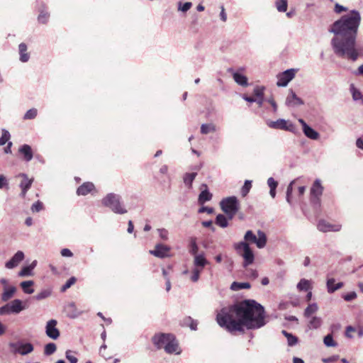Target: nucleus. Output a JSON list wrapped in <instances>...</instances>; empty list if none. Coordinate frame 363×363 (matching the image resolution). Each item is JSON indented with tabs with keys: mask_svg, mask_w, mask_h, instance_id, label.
I'll return each instance as SVG.
<instances>
[{
	"mask_svg": "<svg viewBox=\"0 0 363 363\" xmlns=\"http://www.w3.org/2000/svg\"><path fill=\"white\" fill-rule=\"evenodd\" d=\"M360 22L359 12L352 10L330 26L328 31L334 34L331 45L338 57H347L353 62L357 60L359 53L355 48V44Z\"/></svg>",
	"mask_w": 363,
	"mask_h": 363,
	"instance_id": "f03ea898",
	"label": "nucleus"
},
{
	"mask_svg": "<svg viewBox=\"0 0 363 363\" xmlns=\"http://www.w3.org/2000/svg\"><path fill=\"white\" fill-rule=\"evenodd\" d=\"M286 104L288 106H297L303 104V101L297 96L296 93L292 90H289V93L286 99Z\"/></svg>",
	"mask_w": 363,
	"mask_h": 363,
	"instance_id": "f3484780",
	"label": "nucleus"
},
{
	"mask_svg": "<svg viewBox=\"0 0 363 363\" xmlns=\"http://www.w3.org/2000/svg\"><path fill=\"white\" fill-rule=\"evenodd\" d=\"M38 115V110L35 108H30L26 111L23 116L24 120H31L35 118Z\"/></svg>",
	"mask_w": 363,
	"mask_h": 363,
	"instance_id": "79ce46f5",
	"label": "nucleus"
},
{
	"mask_svg": "<svg viewBox=\"0 0 363 363\" xmlns=\"http://www.w3.org/2000/svg\"><path fill=\"white\" fill-rule=\"evenodd\" d=\"M299 291H308L310 289V281L306 279H301L297 284Z\"/></svg>",
	"mask_w": 363,
	"mask_h": 363,
	"instance_id": "4c0bfd02",
	"label": "nucleus"
},
{
	"mask_svg": "<svg viewBox=\"0 0 363 363\" xmlns=\"http://www.w3.org/2000/svg\"><path fill=\"white\" fill-rule=\"evenodd\" d=\"M13 313L11 311V308L9 303H6V305L0 307V315H9Z\"/></svg>",
	"mask_w": 363,
	"mask_h": 363,
	"instance_id": "13d9d810",
	"label": "nucleus"
},
{
	"mask_svg": "<svg viewBox=\"0 0 363 363\" xmlns=\"http://www.w3.org/2000/svg\"><path fill=\"white\" fill-rule=\"evenodd\" d=\"M49 16L50 15L48 12L42 11L38 15V20L40 23L45 24L48 22Z\"/></svg>",
	"mask_w": 363,
	"mask_h": 363,
	"instance_id": "09e8293b",
	"label": "nucleus"
},
{
	"mask_svg": "<svg viewBox=\"0 0 363 363\" xmlns=\"http://www.w3.org/2000/svg\"><path fill=\"white\" fill-rule=\"evenodd\" d=\"M11 311L13 313L18 314L22 311L25 307L23 306V302L20 299H14L9 303Z\"/></svg>",
	"mask_w": 363,
	"mask_h": 363,
	"instance_id": "b1692460",
	"label": "nucleus"
},
{
	"mask_svg": "<svg viewBox=\"0 0 363 363\" xmlns=\"http://www.w3.org/2000/svg\"><path fill=\"white\" fill-rule=\"evenodd\" d=\"M350 91H351L352 95V99L354 101L359 100L363 96V95L362 94L360 91L358 90L357 89H356L353 84L350 85Z\"/></svg>",
	"mask_w": 363,
	"mask_h": 363,
	"instance_id": "37998d69",
	"label": "nucleus"
},
{
	"mask_svg": "<svg viewBox=\"0 0 363 363\" xmlns=\"http://www.w3.org/2000/svg\"><path fill=\"white\" fill-rule=\"evenodd\" d=\"M233 79L235 82L240 86H247L248 85L247 77L239 72H235L233 74Z\"/></svg>",
	"mask_w": 363,
	"mask_h": 363,
	"instance_id": "cd10ccee",
	"label": "nucleus"
},
{
	"mask_svg": "<svg viewBox=\"0 0 363 363\" xmlns=\"http://www.w3.org/2000/svg\"><path fill=\"white\" fill-rule=\"evenodd\" d=\"M296 69H289L281 72L277 76L278 81L277 85L278 86L284 87L295 77Z\"/></svg>",
	"mask_w": 363,
	"mask_h": 363,
	"instance_id": "1a4fd4ad",
	"label": "nucleus"
},
{
	"mask_svg": "<svg viewBox=\"0 0 363 363\" xmlns=\"http://www.w3.org/2000/svg\"><path fill=\"white\" fill-rule=\"evenodd\" d=\"M322 324V320L319 317L314 316L309 322V328L313 329L318 328Z\"/></svg>",
	"mask_w": 363,
	"mask_h": 363,
	"instance_id": "ea45409f",
	"label": "nucleus"
},
{
	"mask_svg": "<svg viewBox=\"0 0 363 363\" xmlns=\"http://www.w3.org/2000/svg\"><path fill=\"white\" fill-rule=\"evenodd\" d=\"M178 349V342H177L175 337L172 335V339L168 342V344L165 345L164 350L168 354H172L176 352L177 354H179L181 351L177 352Z\"/></svg>",
	"mask_w": 363,
	"mask_h": 363,
	"instance_id": "5701e85b",
	"label": "nucleus"
},
{
	"mask_svg": "<svg viewBox=\"0 0 363 363\" xmlns=\"http://www.w3.org/2000/svg\"><path fill=\"white\" fill-rule=\"evenodd\" d=\"M267 238L266 234L259 230L257 235L251 230H247L244 235V240L240 242H247L250 246V244H255L259 249L264 248L267 244Z\"/></svg>",
	"mask_w": 363,
	"mask_h": 363,
	"instance_id": "39448f33",
	"label": "nucleus"
},
{
	"mask_svg": "<svg viewBox=\"0 0 363 363\" xmlns=\"http://www.w3.org/2000/svg\"><path fill=\"white\" fill-rule=\"evenodd\" d=\"M101 203L104 206L108 208L112 212L116 214L123 215L128 212L119 194L115 193L107 194L102 199Z\"/></svg>",
	"mask_w": 363,
	"mask_h": 363,
	"instance_id": "7ed1b4c3",
	"label": "nucleus"
},
{
	"mask_svg": "<svg viewBox=\"0 0 363 363\" xmlns=\"http://www.w3.org/2000/svg\"><path fill=\"white\" fill-rule=\"evenodd\" d=\"M200 189L201 193L199 195L198 203L200 205H203L204 203L212 199L213 194L209 191L208 186L206 184H202Z\"/></svg>",
	"mask_w": 363,
	"mask_h": 363,
	"instance_id": "dca6fc26",
	"label": "nucleus"
},
{
	"mask_svg": "<svg viewBox=\"0 0 363 363\" xmlns=\"http://www.w3.org/2000/svg\"><path fill=\"white\" fill-rule=\"evenodd\" d=\"M9 183L8 181L3 174H0V189H3L6 186L8 187Z\"/></svg>",
	"mask_w": 363,
	"mask_h": 363,
	"instance_id": "774afa93",
	"label": "nucleus"
},
{
	"mask_svg": "<svg viewBox=\"0 0 363 363\" xmlns=\"http://www.w3.org/2000/svg\"><path fill=\"white\" fill-rule=\"evenodd\" d=\"M172 334L169 333H159L155 334L152 339V341L155 346L157 349L165 348V345L168 344V342L172 339Z\"/></svg>",
	"mask_w": 363,
	"mask_h": 363,
	"instance_id": "9d476101",
	"label": "nucleus"
},
{
	"mask_svg": "<svg viewBox=\"0 0 363 363\" xmlns=\"http://www.w3.org/2000/svg\"><path fill=\"white\" fill-rule=\"evenodd\" d=\"M216 224L221 228H226L228 225V218L223 214H218L216 218Z\"/></svg>",
	"mask_w": 363,
	"mask_h": 363,
	"instance_id": "f704fd0d",
	"label": "nucleus"
},
{
	"mask_svg": "<svg viewBox=\"0 0 363 363\" xmlns=\"http://www.w3.org/2000/svg\"><path fill=\"white\" fill-rule=\"evenodd\" d=\"M18 152L23 155L25 161L29 162L33 159V153L29 145L24 144L21 145L18 149Z\"/></svg>",
	"mask_w": 363,
	"mask_h": 363,
	"instance_id": "aec40b11",
	"label": "nucleus"
},
{
	"mask_svg": "<svg viewBox=\"0 0 363 363\" xmlns=\"http://www.w3.org/2000/svg\"><path fill=\"white\" fill-rule=\"evenodd\" d=\"M66 311H67L68 313V315L69 317L72 318H77V316H79L80 315V312H79L77 310V308H76V306L74 304V303H69L67 306H66Z\"/></svg>",
	"mask_w": 363,
	"mask_h": 363,
	"instance_id": "c85d7f7f",
	"label": "nucleus"
},
{
	"mask_svg": "<svg viewBox=\"0 0 363 363\" xmlns=\"http://www.w3.org/2000/svg\"><path fill=\"white\" fill-rule=\"evenodd\" d=\"M16 291L15 286L4 287V292L1 294V300L3 301H7L11 298Z\"/></svg>",
	"mask_w": 363,
	"mask_h": 363,
	"instance_id": "a878e982",
	"label": "nucleus"
},
{
	"mask_svg": "<svg viewBox=\"0 0 363 363\" xmlns=\"http://www.w3.org/2000/svg\"><path fill=\"white\" fill-rule=\"evenodd\" d=\"M323 191V186L321 184V181L319 179H316L311 188V196H313L314 199H317V196H320Z\"/></svg>",
	"mask_w": 363,
	"mask_h": 363,
	"instance_id": "6ab92c4d",
	"label": "nucleus"
},
{
	"mask_svg": "<svg viewBox=\"0 0 363 363\" xmlns=\"http://www.w3.org/2000/svg\"><path fill=\"white\" fill-rule=\"evenodd\" d=\"M19 60L21 62H27L30 60V55L28 52V46L26 43H21L18 45Z\"/></svg>",
	"mask_w": 363,
	"mask_h": 363,
	"instance_id": "a211bd4d",
	"label": "nucleus"
},
{
	"mask_svg": "<svg viewBox=\"0 0 363 363\" xmlns=\"http://www.w3.org/2000/svg\"><path fill=\"white\" fill-rule=\"evenodd\" d=\"M171 248L162 243H158L155 245V249L150 250V253L158 258H165L169 257V252Z\"/></svg>",
	"mask_w": 363,
	"mask_h": 363,
	"instance_id": "f8f14e48",
	"label": "nucleus"
},
{
	"mask_svg": "<svg viewBox=\"0 0 363 363\" xmlns=\"http://www.w3.org/2000/svg\"><path fill=\"white\" fill-rule=\"evenodd\" d=\"M76 281H77V279H76V278L74 277H70L66 281V283L62 286L61 291H65L67 289L70 288L76 282Z\"/></svg>",
	"mask_w": 363,
	"mask_h": 363,
	"instance_id": "3c124183",
	"label": "nucleus"
},
{
	"mask_svg": "<svg viewBox=\"0 0 363 363\" xmlns=\"http://www.w3.org/2000/svg\"><path fill=\"white\" fill-rule=\"evenodd\" d=\"M235 250L243 258L242 266L246 268L255 261V255L247 242H238L234 245Z\"/></svg>",
	"mask_w": 363,
	"mask_h": 363,
	"instance_id": "423d86ee",
	"label": "nucleus"
},
{
	"mask_svg": "<svg viewBox=\"0 0 363 363\" xmlns=\"http://www.w3.org/2000/svg\"><path fill=\"white\" fill-rule=\"evenodd\" d=\"M65 356H66L67 359L70 363H77L78 359L76 357H74V355L72 354V351L67 350L66 352Z\"/></svg>",
	"mask_w": 363,
	"mask_h": 363,
	"instance_id": "052dcab7",
	"label": "nucleus"
},
{
	"mask_svg": "<svg viewBox=\"0 0 363 363\" xmlns=\"http://www.w3.org/2000/svg\"><path fill=\"white\" fill-rule=\"evenodd\" d=\"M50 294V289H43L35 296V298L38 301L43 300L49 297Z\"/></svg>",
	"mask_w": 363,
	"mask_h": 363,
	"instance_id": "49530a36",
	"label": "nucleus"
},
{
	"mask_svg": "<svg viewBox=\"0 0 363 363\" xmlns=\"http://www.w3.org/2000/svg\"><path fill=\"white\" fill-rule=\"evenodd\" d=\"M317 228L323 233L338 232L341 230L342 225L340 224H331L324 220H320L318 223Z\"/></svg>",
	"mask_w": 363,
	"mask_h": 363,
	"instance_id": "ddd939ff",
	"label": "nucleus"
},
{
	"mask_svg": "<svg viewBox=\"0 0 363 363\" xmlns=\"http://www.w3.org/2000/svg\"><path fill=\"white\" fill-rule=\"evenodd\" d=\"M267 125L269 128L274 129L284 130L292 133H295L296 130V126L292 123L282 118L275 121H269L267 123Z\"/></svg>",
	"mask_w": 363,
	"mask_h": 363,
	"instance_id": "6e6552de",
	"label": "nucleus"
},
{
	"mask_svg": "<svg viewBox=\"0 0 363 363\" xmlns=\"http://www.w3.org/2000/svg\"><path fill=\"white\" fill-rule=\"evenodd\" d=\"M305 126V128L303 130V132L305 134V135L310 139L318 140L319 138V133L313 128H312L311 126Z\"/></svg>",
	"mask_w": 363,
	"mask_h": 363,
	"instance_id": "bb28decb",
	"label": "nucleus"
},
{
	"mask_svg": "<svg viewBox=\"0 0 363 363\" xmlns=\"http://www.w3.org/2000/svg\"><path fill=\"white\" fill-rule=\"evenodd\" d=\"M18 177L22 178V180L19 184V186L21 189L20 196L22 198H25L27 191L30 189V188L32 186V184L33 182V178L29 179L28 175L24 173L19 174Z\"/></svg>",
	"mask_w": 363,
	"mask_h": 363,
	"instance_id": "4468645a",
	"label": "nucleus"
},
{
	"mask_svg": "<svg viewBox=\"0 0 363 363\" xmlns=\"http://www.w3.org/2000/svg\"><path fill=\"white\" fill-rule=\"evenodd\" d=\"M60 254L62 257H72L73 256V253L68 248H64L61 250Z\"/></svg>",
	"mask_w": 363,
	"mask_h": 363,
	"instance_id": "338daca9",
	"label": "nucleus"
},
{
	"mask_svg": "<svg viewBox=\"0 0 363 363\" xmlns=\"http://www.w3.org/2000/svg\"><path fill=\"white\" fill-rule=\"evenodd\" d=\"M9 347L13 353L21 355H26L33 351V346L31 343L22 341L10 342Z\"/></svg>",
	"mask_w": 363,
	"mask_h": 363,
	"instance_id": "0eeeda50",
	"label": "nucleus"
},
{
	"mask_svg": "<svg viewBox=\"0 0 363 363\" xmlns=\"http://www.w3.org/2000/svg\"><path fill=\"white\" fill-rule=\"evenodd\" d=\"M294 183V181H292L289 184V186H287V189H286V201L289 203V204H291V195H292V191H293V188H292V185Z\"/></svg>",
	"mask_w": 363,
	"mask_h": 363,
	"instance_id": "6e6d98bb",
	"label": "nucleus"
},
{
	"mask_svg": "<svg viewBox=\"0 0 363 363\" xmlns=\"http://www.w3.org/2000/svg\"><path fill=\"white\" fill-rule=\"evenodd\" d=\"M201 272V269L194 268L192 270V274L190 278L191 280L193 282H196L199 279L200 274Z\"/></svg>",
	"mask_w": 363,
	"mask_h": 363,
	"instance_id": "864d4df0",
	"label": "nucleus"
},
{
	"mask_svg": "<svg viewBox=\"0 0 363 363\" xmlns=\"http://www.w3.org/2000/svg\"><path fill=\"white\" fill-rule=\"evenodd\" d=\"M264 86H257L255 89H254V94L255 96H257V98H262V96H264Z\"/></svg>",
	"mask_w": 363,
	"mask_h": 363,
	"instance_id": "680f3d73",
	"label": "nucleus"
},
{
	"mask_svg": "<svg viewBox=\"0 0 363 363\" xmlns=\"http://www.w3.org/2000/svg\"><path fill=\"white\" fill-rule=\"evenodd\" d=\"M334 11L336 13H341L343 11H347V8L337 3L335 5Z\"/></svg>",
	"mask_w": 363,
	"mask_h": 363,
	"instance_id": "69168bd1",
	"label": "nucleus"
},
{
	"mask_svg": "<svg viewBox=\"0 0 363 363\" xmlns=\"http://www.w3.org/2000/svg\"><path fill=\"white\" fill-rule=\"evenodd\" d=\"M157 232L159 233V237L163 241H167L169 239V232L165 228H159L157 229Z\"/></svg>",
	"mask_w": 363,
	"mask_h": 363,
	"instance_id": "8fccbe9b",
	"label": "nucleus"
},
{
	"mask_svg": "<svg viewBox=\"0 0 363 363\" xmlns=\"http://www.w3.org/2000/svg\"><path fill=\"white\" fill-rule=\"evenodd\" d=\"M342 298L346 301H351L357 298V294L354 291H351L342 295Z\"/></svg>",
	"mask_w": 363,
	"mask_h": 363,
	"instance_id": "bf43d9fd",
	"label": "nucleus"
},
{
	"mask_svg": "<svg viewBox=\"0 0 363 363\" xmlns=\"http://www.w3.org/2000/svg\"><path fill=\"white\" fill-rule=\"evenodd\" d=\"M24 257V253L22 251H18L9 261L5 263V267L9 269H13L23 260Z\"/></svg>",
	"mask_w": 363,
	"mask_h": 363,
	"instance_id": "2eb2a0df",
	"label": "nucleus"
},
{
	"mask_svg": "<svg viewBox=\"0 0 363 363\" xmlns=\"http://www.w3.org/2000/svg\"><path fill=\"white\" fill-rule=\"evenodd\" d=\"M287 0H277L276 7L278 11L285 12L287 10Z\"/></svg>",
	"mask_w": 363,
	"mask_h": 363,
	"instance_id": "a19ab883",
	"label": "nucleus"
},
{
	"mask_svg": "<svg viewBox=\"0 0 363 363\" xmlns=\"http://www.w3.org/2000/svg\"><path fill=\"white\" fill-rule=\"evenodd\" d=\"M220 206L229 220L234 218L240 208L238 200L234 196L222 199L220 202Z\"/></svg>",
	"mask_w": 363,
	"mask_h": 363,
	"instance_id": "20e7f679",
	"label": "nucleus"
},
{
	"mask_svg": "<svg viewBox=\"0 0 363 363\" xmlns=\"http://www.w3.org/2000/svg\"><path fill=\"white\" fill-rule=\"evenodd\" d=\"M192 4L191 2H185L184 4H182V2L179 3L178 9L182 12H186L188 10L191 9Z\"/></svg>",
	"mask_w": 363,
	"mask_h": 363,
	"instance_id": "4d7b16f0",
	"label": "nucleus"
},
{
	"mask_svg": "<svg viewBox=\"0 0 363 363\" xmlns=\"http://www.w3.org/2000/svg\"><path fill=\"white\" fill-rule=\"evenodd\" d=\"M43 208V203L40 201H37L31 206V211L33 213L40 212Z\"/></svg>",
	"mask_w": 363,
	"mask_h": 363,
	"instance_id": "603ef678",
	"label": "nucleus"
},
{
	"mask_svg": "<svg viewBox=\"0 0 363 363\" xmlns=\"http://www.w3.org/2000/svg\"><path fill=\"white\" fill-rule=\"evenodd\" d=\"M216 126L212 123H204L201 126V133L202 134H208L210 132H215Z\"/></svg>",
	"mask_w": 363,
	"mask_h": 363,
	"instance_id": "e433bc0d",
	"label": "nucleus"
},
{
	"mask_svg": "<svg viewBox=\"0 0 363 363\" xmlns=\"http://www.w3.org/2000/svg\"><path fill=\"white\" fill-rule=\"evenodd\" d=\"M32 270L30 269V267L28 266L23 267L21 271L18 272L19 277H28L32 275Z\"/></svg>",
	"mask_w": 363,
	"mask_h": 363,
	"instance_id": "5fc2aeb1",
	"label": "nucleus"
},
{
	"mask_svg": "<svg viewBox=\"0 0 363 363\" xmlns=\"http://www.w3.org/2000/svg\"><path fill=\"white\" fill-rule=\"evenodd\" d=\"M196 175H197L196 172L186 173L184 175V178H183L185 185H186L189 188H191L192 183L194 182V180L195 179Z\"/></svg>",
	"mask_w": 363,
	"mask_h": 363,
	"instance_id": "2f4dec72",
	"label": "nucleus"
},
{
	"mask_svg": "<svg viewBox=\"0 0 363 363\" xmlns=\"http://www.w3.org/2000/svg\"><path fill=\"white\" fill-rule=\"evenodd\" d=\"M218 324L229 333H244V328L258 329L266 324L264 308L256 301L245 299L222 308L216 314Z\"/></svg>",
	"mask_w": 363,
	"mask_h": 363,
	"instance_id": "f257e3e1",
	"label": "nucleus"
},
{
	"mask_svg": "<svg viewBox=\"0 0 363 363\" xmlns=\"http://www.w3.org/2000/svg\"><path fill=\"white\" fill-rule=\"evenodd\" d=\"M267 184L269 189H277L278 186V182L276 180H274L273 177H269L267 179Z\"/></svg>",
	"mask_w": 363,
	"mask_h": 363,
	"instance_id": "0e129e2a",
	"label": "nucleus"
},
{
	"mask_svg": "<svg viewBox=\"0 0 363 363\" xmlns=\"http://www.w3.org/2000/svg\"><path fill=\"white\" fill-rule=\"evenodd\" d=\"M194 264L195 267L194 268L201 269L202 271L205 266L208 264V261L205 258L203 253L199 254L196 256H194Z\"/></svg>",
	"mask_w": 363,
	"mask_h": 363,
	"instance_id": "393cba45",
	"label": "nucleus"
},
{
	"mask_svg": "<svg viewBox=\"0 0 363 363\" xmlns=\"http://www.w3.org/2000/svg\"><path fill=\"white\" fill-rule=\"evenodd\" d=\"M318 309V305L315 303H311L305 309L304 315L307 318L310 317L312 314L315 313Z\"/></svg>",
	"mask_w": 363,
	"mask_h": 363,
	"instance_id": "c9c22d12",
	"label": "nucleus"
},
{
	"mask_svg": "<svg viewBox=\"0 0 363 363\" xmlns=\"http://www.w3.org/2000/svg\"><path fill=\"white\" fill-rule=\"evenodd\" d=\"M323 342L327 347H336L337 342L333 340L331 334H328L324 337Z\"/></svg>",
	"mask_w": 363,
	"mask_h": 363,
	"instance_id": "c03bdc74",
	"label": "nucleus"
},
{
	"mask_svg": "<svg viewBox=\"0 0 363 363\" xmlns=\"http://www.w3.org/2000/svg\"><path fill=\"white\" fill-rule=\"evenodd\" d=\"M281 333L287 338V343L289 347L296 345L298 342V337L286 330H282Z\"/></svg>",
	"mask_w": 363,
	"mask_h": 363,
	"instance_id": "7c9ffc66",
	"label": "nucleus"
},
{
	"mask_svg": "<svg viewBox=\"0 0 363 363\" xmlns=\"http://www.w3.org/2000/svg\"><path fill=\"white\" fill-rule=\"evenodd\" d=\"M198 251L199 247L196 243V239L195 238H191L189 242V252L194 257L199 255Z\"/></svg>",
	"mask_w": 363,
	"mask_h": 363,
	"instance_id": "72a5a7b5",
	"label": "nucleus"
},
{
	"mask_svg": "<svg viewBox=\"0 0 363 363\" xmlns=\"http://www.w3.org/2000/svg\"><path fill=\"white\" fill-rule=\"evenodd\" d=\"M250 284L248 282L233 281L230 285V289L233 291H239L243 289H250Z\"/></svg>",
	"mask_w": 363,
	"mask_h": 363,
	"instance_id": "473e14b6",
	"label": "nucleus"
},
{
	"mask_svg": "<svg viewBox=\"0 0 363 363\" xmlns=\"http://www.w3.org/2000/svg\"><path fill=\"white\" fill-rule=\"evenodd\" d=\"M213 211H214L213 208L211 207H208V206H202L198 211V212L199 213H207L208 214L213 213Z\"/></svg>",
	"mask_w": 363,
	"mask_h": 363,
	"instance_id": "e2e57ef3",
	"label": "nucleus"
},
{
	"mask_svg": "<svg viewBox=\"0 0 363 363\" xmlns=\"http://www.w3.org/2000/svg\"><path fill=\"white\" fill-rule=\"evenodd\" d=\"M252 188V181L245 180L241 189V194L243 197L246 196Z\"/></svg>",
	"mask_w": 363,
	"mask_h": 363,
	"instance_id": "a18cd8bd",
	"label": "nucleus"
},
{
	"mask_svg": "<svg viewBox=\"0 0 363 363\" xmlns=\"http://www.w3.org/2000/svg\"><path fill=\"white\" fill-rule=\"evenodd\" d=\"M335 283V279L334 278H328L327 279L326 286H327V290L329 294H333L335 291L341 289L344 284L343 282H338L337 284Z\"/></svg>",
	"mask_w": 363,
	"mask_h": 363,
	"instance_id": "412c9836",
	"label": "nucleus"
},
{
	"mask_svg": "<svg viewBox=\"0 0 363 363\" xmlns=\"http://www.w3.org/2000/svg\"><path fill=\"white\" fill-rule=\"evenodd\" d=\"M10 133L8 130L3 129L2 130V135L0 138V145H4L8 142V140L10 139Z\"/></svg>",
	"mask_w": 363,
	"mask_h": 363,
	"instance_id": "de8ad7c7",
	"label": "nucleus"
},
{
	"mask_svg": "<svg viewBox=\"0 0 363 363\" xmlns=\"http://www.w3.org/2000/svg\"><path fill=\"white\" fill-rule=\"evenodd\" d=\"M57 324V321L55 319H51L46 323L45 333L52 340H57L60 335V330L56 327Z\"/></svg>",
	"mask_w": 363,
	"mask_h": 363,
	"instance_id": "9b49d317",
	"label": "nucleus"
},
{
	"mask_svg": "<svg viewBox=\"0 0 363 363\" xmlns=\"http://www.w3.org/2000/svg\"><path fill=\"white\" fill-rule=\"evenodd\" d=\"M94 189V185L91 182H84L79 186L77 190V194L79 196H86Z\"/></svg>",
	"mask_w": 363,
	"mask_h": 363,
	"instance_id": "4be33fe9",
	"label": "nucleus"
},
{
	"mask_svg": "<svg viewBox=\"0 0 363 363\" xmlns=\"http://www.w3.org/2000/svg\"><path fill=\"white\" fill-rule=\"evenodd\" d=\"M34 284V281L29 280V281H22L20 284L21 287L22 288L23 292L27 294H31L34 292V289L31 288Z\"/></svg>",
	"mask_w": 363,
	"mask_h": 363,
	"instance_id": "c756f323",
	"label": "nucleus"
},
{
	"mask_svg": "<svg viewBox=\"0 0 363 363\" xmlns=\"http://www.w3.org/2000/svg\"><path fill=\"white\" fill-rule=\"evenodd\" d=\"M57 350L56 345L54 342H49L45 345L44 348V353L45 355L52 354Z\"/></svg>",
	"mask_w": 363,
	"mask_h": 363,
	"instance_id": "58836bf2",
	"label": "nucleus"
}]
</instances>
